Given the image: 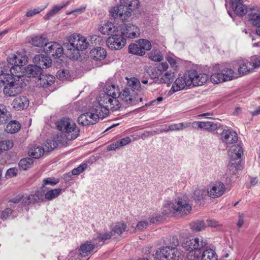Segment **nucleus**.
I'll return each mask as SVG.
<instances>
[{
	"instance_id": "nucleus-1",
	"label": "nucleus",
	"mask_w": 260,
	"mask_h": 260,
	"mask_svg": "<svg viewBox=\"0 0 260 260\" xmlns=\"http://www.w3.org/2000/svg\"><path fill=\"white\" fill-rule=\"evenodd\" d=\"M120 97L122 101L128 106L136 105L143 100L138 94L128 88H125L120 93L117 87L114 85L107 86L104 93L98 99L89 112L81 114L78 118L80 124L83 126L95 124L100 118L107 117L109 111H117L121 107L117 98Z\"/></svg>"
},
{
	"instance_id": "nucleus-2",
	"label": "nucleus",
	"mask_w": 260,
	"mask_h": 260,
	"mask_svg": "<svg viewBox=\"0 0 260 260\" xmlns=\"http://www.w3.org/2000/svg\"><path fill=\"white\" fill-rule=\"evenodd\" d=\"M0 82L4 85V94L9 97L20 93L24 85L22 74L4 73L2 71L0 72Z\"/></svg>"
},
{
	"instance_id": "nucleus-3",
	"label": "nucleus",
	"mask_w": 260,
	"mask_h": 260,
	"mask_svg": "<svg viewBox=\"0 0 260 260\" xmlns=\"http://www.w3.org/2000/svg\"><path fill=\"white\" fill-rule=\"evenodd\" d=\"M191 210V206L186 196L179 197L172 201H166L161 209L162 213L167 216L171 214L186 215L190 213Z\"/></svg>"
},
{
	"instance_id": "nucleus-4",
	"label": "nucleus",
	"mask_w": 260,
	"mask_h": 260,
	"mask_svg": "<svg viewBox=\"0 0 260 260\" xmlns=\"http://www.w3.org/2000/svg\"><path fill=\"white\" fill-rule=\"evenodd\" d=\"M139 6V0H120V5L112 8L110 13L113 18L123 21L131 15L133 10L138 8Z\"/></svg>"
},
{
	"instance_id": "nucleus-5",
	"label": "nucleus",
	"mask_w": 260,
	"mask_h": 260,
	"mask_svg": "<svg viewBox=\"0 0 260 260\" xmlns=\"http://www.w3.org/2000/svg\"><path fill=\"white\" fill-rule=\"evenodd\" d=\"M57 129L65 135L69 140L76 139L80 135V128L69 118H62L56 123Z\"/></svg>"
},
{
	"instance_id": "nucleus-6",
	"label": "nucleus",
	"mask_w": 260,
	"mask_h": 260,
	"mask_svg": "<svg viewBox=\"0 0 260 260\" xmlns=\"http://www.w3.org/2000/svg\"><path fill=\"white\" fill-rule=\"evenodd\" d=\"M206 244L202 238H196L184 242L182 246L183 248L188 251L187 257L189 260H195L200 255V250Z\"/></svg>"
},
{
	"instance_id": "nucleus-7",
	"label": "nucleus",
	"mask_w": 260,
	"mask_h": 260,
	"mask_svg": "<svg viewBox=\"0 0 260 260\" xmlns=\"http://www.w3.org/2000/svg\"><path fill=\"white\" fill-rule=\"evenodd\" d=\"M183 257L184 255L174 247H163L155 253V258L159 260H183Z\"/></svg>"
},
{
	"instance_id": "nucleus-8",
	"label": "nucleus",
	"mask_w": 260,
	"mask_h": 260,
	"mask_svg": "<svg viewBox=\"0 0 260 260\" xmlns=\"http://www.w3.org/2000/svg\"><path fill=\"white\" fill-rule=\"evenodd\" d=\"M8 61L13 65L10 69V73L19 74L23 70V66L27 62V57L24 53L17 52L9 57Z\"/></svg>"
},
{
	"instance_id": "nucleus-9",
	"label": "nucleus",
	"mask_w": 260,
	"mask_h": 260,
	"mask_svg": "<svg viewBox=\"0 0 260 260\" xmlns=\"http://www.w3.org/2000/svg\"><path fill=\"white\" fill-rule=\"evenodd\" d=\"M190 77H189L188 73L185 74L183 77L177 78L169 91L170 94L177 91L186 89L191 86V82L190 81Z\"/></svg>"
},
{
	"instance_id": "nucleus-10",
	"label": "nucleus",
	"mask_w": 260,
	"mask_h": 260,
	"mask_svg": "<svg viewBox=\"0 0 260 260\" xmlns=\"http://www.w3.org/2000/svg\"><path fill=\"white\" fill-rule=\"evenodd\" d=\"M70 140L67 139L65 135L61 134L56 135L53 140H48L45 144V149L47 151H50L58 146H65L68 144V142Z\"/></svg>"
},
{
	"instance_id": "nucleus-11",
	"label": "nucleus",
	"mask_w": 260,
	"mask_h": 260,
	"mask_svg": "<svg viewBox=\"0 0 260 260\" xmlns=\"http://www.w3.org/2000/svg\"><path fill=\"white\" fill-rule=\"evenodd\" d=\"M124 34H116L111 35L107 40V45L111 49L119 50L124 46L126 39Z\"/></svg>"
},
{
	"instance_id": "nucleus-12",
	"label": "nucleus",
	"mask_w": 260,
	"mask_h": 260,
	"mask_svg": "<svg viewBox=\"0 0 260 260\" xmlns=\"http://www.w3.org/2000/svg\"><path fill=\"white\" fill-rule=\"evenodd\" d=\"M225 186L221 181L212 183L207 189L208 196L212 199L218 198L222 196L225 191Z\"/></svg>"
},
{
	"instance_id": "nucleus-13",
	"label": "nucleus",
	"mask_w": 260,
	"mask_h": 260,
	"mask_svg": "<svg viewBox=\"0 0 260 260\" xmlns=\"http://www.w3.org/2000/svg\"><path fill=\"white\" fill-rule=\"evenodd\" d=\"M190 125L195 129L204 130L210 133L214 132L219 127L218 123L212 121H195L192 122Z\"/></svg>"
},
{
	"instance_id": "nucleus-14",
	"label": "nucleus",
	"mask_w": 260,
	"mask_h": 260,
	"mask_svg": "<svg viewBox=\"0 0 260 260\" xmlns=\"http://www.w3.org/2000/svg\"><path fill=\"white\" fill-rule=\"evenodd\" d=\"M45 50L47 54L51 55L55 58L60 57L63 54L62 46L57 42L46 43L45 45Z\"/></svg>"
},
{
	"instance_id": "nucleus-15",
	"label": "nucleus",
	"mask_w": 260,
	"mask_h": 260,
	"mask_svg": "<svg viewBox=\"0 0 260 260\" xmlns=\"http://www.w3.org/2000/svg\"><path fill=\"white\" fill-rule=\"evenodd\" d=\"M188 74L190 77L191 85L194 86H201L206 83L208 80V76L206 74H198L196 71H190Z\"/></svg>"
},
{
	"instance_id": "nucleus-16",
	"label": "nucleus",
	"mask_w": 260,
	"mask_h": 260,
	"mask_svg": "<svg viewBox=\"0 0 260 260\" xmlns=\"http://www.w3.org/2000/svg\"><path fill=\"white\" fill-rule=\"evenodd\" d=\"M220 140L226 144L235 143L238 140L237 133L231 128L224 129L220 134Z\"/></svg>"
},
{
	"instance_id": "nucleus-17",
	"label": "nucleus",
	"mask_w": 260,
	"mask_h": 260,
	"mask_svg": "<svg viewBox=\"0 0 260 260\" xmlns=\"http://www.w3.org/2000/svg\"><path fill=\"white\" fill-rule=\"evenodd\" d=\"M70 41L71 46L76 45L80 50L86 49L89 45V43L87 41L86 39L80 34H74L71 38Z\"/></svg>"
},
{
	"instance_id": "nucleus-18",
	"label": "nucleus",
	"mask_w": 260,
	"mask_h": 260,
	"mask_svg": "<svg viewBox=\"0 0 260 260\" xmlns=\"http://www.w3.org/2000/svg\"><path fill=\"white\" fill-rule=\"evenodd\" d=\"M34 62L38 67H40L41 70L44 68L50 67L52 61L50 57L43 54L36 55L34 58Z\"/></svg>"
},
{
	"instance_id": "nucleus-19",
	"label": "nucleus",
	"mask_w": 260,
	"mask_h": 260,
	"mask_svg": "<svg viewBox=\"0 0 260 260\" xmlns=\"http://www.w3.org/2000/svg\"><path fill=\"white\" fill-rule=\"evenodd\" d=\"M24 71L19 74H22V75H26L28 77H37L41 75V70L40 67L38 65H28L23 69ZM24 77V76H23Z\"/></svg>"
},
{
	"instance_id": "nucleus-20",
	"label": "nucleus",
	"mask_w": 260,
	"mask_h": 260,
	"mask_svg": "<svg viewBox=\"0 0 260 260\" xmlns=\"http://www.w3.org/2000/svg\"><path fill=\"white\" fill-rule=\"evenodd\" d=\"M12 105L17 110H23L28 106L29 100L26 96H19L13 100Z\"/></svg>"
},
{
	"instance_id": "nucleus-21",
	"label": "nucleus",
	"mask_w": 260,
	"mask_h": 260,
	"mask_svg": "<svg viewBox=\"0 0 260 260\" xmlns=\"http://www.w3.org/2000/svg\"><path fill=\"white\" fill-rule=\"evenodd\" d=\"M231 7L234 12L239 15L243 16L247 13V7L243 4L241 0H229Z\"/></svg>"
},
{
	"instance_id": "nucleus-22",
	"label": "nucleus",
	"mask_w": 260,
	"mask_h": 260,
	"mask_svg": "<svg viewBox=\"0 0 260 260\" xmlns=\"http://www.w3.org/2000/svg\"><path fill=\"white\" fill-rule=\"evenodd\" d=\"M43 194L37 190L34 194L29 195L25 197L22 200V204L24 206L34 204L43 200Z\"/></svg>"
},
{
	"instance_id": "nucleus-23",
	"label": "nucleus",
	"mask_w": 260,
	"mask_h": 260,
	"mask_svg": "<svg viewBox=\"0 0 260 260\" xmlns=\"http://www.w3.org/2000/svg\"><path fill=\"white\" fill-rule=\"evenodd\" d=\"M90 56L95 60H102L106 58L107 52L104 48L97 47L90 51Z\"/></svg>"
},
{
	"instance_id": "nucleus-24",
	"label": "nucleus",
	"mask_w": 260,
	"mask_h": 260,
	"mask_svg": "<svg viewBox=\"0 0 260 260\" xmlns=\"http://www.w3.org/2000/svg\"><path fill=\"white\" fill-rule=\"evenodd\" d=\"M126 85L127 87L133 92L135 91H140L144 89L141 85L139 80L135 77H126Z\"/></svg>"
},
{
	"instance_id": "nucleus-25",
	"label": "nucleus",
	"mask_w": 260,
	"mask_h": 260,
	"mask_svg": "<svg viewBox=\"0 0 260 260\" xmlns=\"http://www.w3.org/2000/svg\"><path fill=\"white\" fill-rule=\"evenodd\" d=\"M238 64L239 66L238 70V76L245 75L253 70L249 60H240Z\"/></svg>"
},
{
	"instance_id": "nucleus-26",
	"label": "nucleus",
	"mask_w": 260,
	"mask_h": 260,
	"mask_svg": "<svg viewBox=\"0 0 260 260\" xmlns=\"http://www.w3.org/2000/svg\"><path fill=\"white\" fill-rule=\"evenodd\" d=\"M71 3V1H68L66 3H62L59 5H54L52 9L44 16V19L46 20L50 19L55 14H57L62 9L70 5Z\"/></svg>"
},
{
	"instance_id": "nucleus-27",
	"label": "nucleus",
	"mask_w": 260,
	"mask_h": 260,
	"mask_svg": "<svg viewBox=\"0 0 260 260\" xmlns=\"http://www.w3.org/2000/svg\"><path fill=\"white\" fill-rule=\"evenodd\" d=\"M95 244L91 242L87 241L81 245L80 248V254L82 257H85L90 254L95 248Z\"/></svg>"
},
{
	"instance_id": "nucleus-28",
	"label": "nucleus",
	"mask_w": 260,
	"mask_h": 260,
	"mask_svg": "<svg viewBox=\"0 0 260 260\" xmlns=\"http://www.w3.org/2000/svg\"><path fill=\"white\" fill-rule=\"evenodd\" d=\"M45 151H47L45 148L36 145L30 147L28 155L34 158H39L43 155Z\"/></svg>"
},
{
	"instance_id": "nucleus-29",
	"label": "nucleus",
	"mask_w": 260,
	"mask_h": 260,
	"mask_svg": "<svg viewBox=\"0 0 260 260\" xmlns=\"http://www.w3.org/2000/svg\"><path fill=\"white\" fill-rule=\"evenodd\" d=\"M38 83L43 87H46L52 85L55 81V77L51 75H41Z\"/></svg>"
},
{
	"instance_id": "nucleus-30",
	"label": "nucleus",
	"mask_w": 260,
	"mask_h": 260,
	"mask_svg": "<svg viewBox=\"0 0 260 260\" xmlns=\"http://www.w3.org/2000/svg\"><path fill=\"white\" fill-rule=\"evenodd\" d=\"M79 50L80 49L76 45H71V42L67 45V54L70 58L76 60L80 56Z\"/></svg>"
},
{
	"instance_id": "nucleus-31",
	"label": "nucleus",
	"mask_w": 260,
	"mask_h": 260,
	"mask_svg": "<svg viewBox=\"0 0 260 260\" xmlns=\"http://www.w3.org/2000/svg\"><path fill=\"white\" fill-rule=\"evenodd\" d=\"M47 41L46 37L40 34L32 37L29 42L35 46L42 47L44 45H46Z\"/></svg>"
},
{
	"instance_id": "nucleus-32",
	"label": "nucleus",
	"mask_w": 260,
	"mask_h": 260,
	"mask_svg": "<svg viewBox=\"0 0 260 260\" xmlns=\"http://www.w3.org/2000/svg\"><path fill=\"white\" fill-rule=\"evenodd\" d=\"M62 190L60 188L49 189L44 194L45 198L47 201H52L57 198L61 193Z\"/></svg>"
},
{
	"instance_id": "nucleus-33",
	"label": "nucleus",
	"mask_w": 260,
	"mask_h": 260,
	"mask_svg": "<svg viewBox=\"0 0 260 260\" xmlns=\"http://www.w3.org/2000/svg\"><path fill=\"white\" fill-rule=\"evenodd\" d=\"M224 81H230L234 78L239 77L238 73L234 72L232 69L225 68L221 70Z\"/></svg>"
},
{
	"instance_id": "nucleus-34",
	"label": "nucleus",
	"mask_w": 260,
	"mask_h": 260,
	"mask_svg": "<svg viewBox=\"0 0 260 260\" xmlns=\"http://www.w3.org/2000/svg\"><path fill=\"white\" fill-rule=\"evenodd\" d=\"M128 51L131 54L139 56H143L145 54V51L141 48L139 44L137 42L129 45Z\"/></svg>"
},
{
	"instance_id": "nucleus-35",
	"label": "nucleus",
	"mask_w": 260,
	"mask_h": 260,
	"mask_svg": "<svg viewBox=\"0 0 260 260\" xmlns=\"http://www.w3.org/2000/svg\"><path fill=\"white\" fill-rule=\"evenodd\" d=\"M207 194V190L204 187H198L194 189L192 198L196 201H201L205 198Z\"/></svg>"
},
{
	"instance_id": "nucleus-36",
	"label": "nucleus",
	"mask_w": 260,
	"mask_h": 260,
	"mask_svg": "<svg viewBox=\"0 0 260 260\" xmlns=\"http://www.w3.org/2000/svg\"><path fill=\"white\" fill-rule=\"evenodd\" d=\"M175 78V73L171 71L166 72L160 78V82L162 83H166L170 86Z\"/></svg>"
},
{
	"instance_id": "nucleus-37",
	"label": "nucleus",
	"mask_w": 260,
	"mask_h": 260,
	"mask_svg": "<svg viewBox=\"0 0 260 260\" xmlns=\"http://www.w3.org/2000/svg\"><path fill=\"white\" fill-rule=\"evenodd\" d=\"M223 75L221 70L219 71H215V68L214 72L210 77V81L212 83L214 84H218L223 82H225L224 78H223Z\"/></svg>"
},
{
	"instance_id": "nucleus-38",
	"label": "nucleus",
	"mask_w": 260,
	"mask_h": 260,
	"mask_svg": "<svg viewBox=\"0 0 260 260\" xmlns=\"http://www.w3.org/2000/svg\"><path fill=\"white\" fill-rule=\"evenodd\" d=\"M100 32H114L116 30L113 23L109 21L103 22L99 28Z\"/></svg>"
},
{
	"instance_id": "nucleus-39",
	"label": "nucleus",
	"mask_w": 260,
	"mask_h": 260,
	"mask_svg": "<svg viewBox=\"0 0 260 260\" xmlns=\"http://www.w3.org/2000/svg\"><path fill=\"white\" fill-rule=\"evenodd\" d=\"M249 20L252 25L256 27V32H260V15L256 13H250Z\"/></svg>"
},
{
	"instance_id": "nucleus-40",
	"label": "nucleus",
	"mask_w": 260,
	"mask_h": 260,
	"mask_svg": "<svg viewBox=\"0 0 260 260\" xmlns=\"http://www.w3.org/2000/svg\"><path fill=\"white\" fill-rule=\"evenodd\" d=\"M149 58L153 61L159 62L163 60L164 56L160 50L153 49L149 54Z\"/></svg>"
},
{
	"instance_id": "nucleus-41",
	"label": "nucleus",
	"mask_w": 260,
	"mask_h": 260,
	"mask_svg": "<svg viewBox=\"0 0 260 260\" xmlns=\"http://www.w3.org/2000/svg\"><path fill=\"white\" fill-rule=\"evenodd\" d=\"M20 128V125L19 122L16 121H11L5 128V131L11 134L17 132Z\"/></svg>"
},
{
	"instance_id": "nucleus-42",
	"label": "nucleus",
	"mask_w": 260,
	"mask_h": 260,
	"mask_svg": "<svg viewBox=\"0 0 260 260\" xmlns=\"http://www.w3.org/2000/svg\"><path fill=\"white\" fill-rule=\"evenodd\" d=\"M243 153V149L239 145L233 147L230 155L233 159H240Z\"/></svg>"
},
{
	"instance_id": "nucleus-43",
	"label": "nucleus",
	"mask_w": 260,
	"mask_h": 260,
	"mask_svg": "<svg viewBox=\"0 0 260 260\" xmlns=\"http://www.w3.org/2000/svg\"><path fill=\"white\" fill-rule=\"evenodd\" d=\"M10 114L5 106L0 104V125L9 119Z\"/></svg>"
},
{
	"instance_id": "nucleus-44",
	"label": "nucleus",
	"mask_w": 260,
	"mask_h": 260,
	"mask_svg": "<svg viewBox=\"0 0 260 260\" xmlns=\"http://www.w3.org/2000/svg\"><path fill=\"white\" fill-rule=\"evenodd\" d=\"M190 122H181L179 123H173L169 126V131H179L187 128L190 126Z\"/></svg>"
},
{
	"instance_id": "nucleus-45",
	"label": "nucleus",
	"mask_w": 260,
	"mask_h": 260,
	"mask_svg": "<svg viewBox=\"0 0 260 260\" xmlns=\"http://www.w3.org/2000/svg\"><path fill=\"white\" fill-rule=\"evenodd\" d=\"M34 164L31 158L26 157L21 159L19 162V167L22 170H26L30 169Z\"/></svg>"
},
{
	"instance_id": "nucleus-46",
	"label": "nucleus",
	"mask_w": 260,
	"mask_h": 260,
	"mask_svg": "<svg viewBox=\"0 0 260 260\" xmlns=\"http://www.w3.org/2000/svg\"><path fill=\"white\" fill-rule=\"evenodd\" d=\"M202 260H217V255L213 250L207 249L202 254Z\"/></svg>"
},
{
	"instance_id": "nucleus-47",
	"label": "nucleus",
	"mask_w": 260,
	"mask_h": 260,
	"mask_svg": "<svg viewBox=\"0 0 260 260\" xmlns=\"http://www.w3.org/2000/svg\"><path fill=\"white\" fill-rule=\"evenodd\" d=\"M112 236L111 232H108L105 233H98L94 235V241L96 244L101 241H104L109 239Z\"/></svg>"
},
{
	"instance_id": "nucleus-48",
	"label": "nucleus",
	"mask_w": 260,
	"mask_h": 260,
	"mask_svg": "<svg viewBox=\"0 0 260 260\" xmlns=\"http://www.w3.org/2000/svg\"><path fill=\"white\" fill-rule=\"evenodd\" d=\"M126 225L123 222L117 223L112 228V232L118 235L121 234L125 231Z\"/></svg>"
},
{
	"instance_id": "nucleus-49",
	"label": "nucleus",
	"mask_w": 260,
	"mask_h": 260,
	"mask_svg": "<svg viewBox=\"0 0 260 260\" xmlns=\"http://www.w3.org/2000/svg\"><path fill=\"white\" fill-rule=\"evenodd\" d=\"M59 182V179L55 177H49L43 180L42 188H45V185H50L54 186Z\"/></svg>"
},
{
	"instance_id": "nucleus-50",
	"label": "nucleus",
	"mask_w": 260,
	"mask_h": 260,
	"mask_svg": "<svg viewBox=\"0 0 260 260\" xmlns=\"http://www.w3.org/2000/svg\"><path fill=\"white\" fill-rule=\"evenodd\" d=\"M191 229L194 232H200L206 227L203 221H197L190 224Z\"/></svg>"
},
{
	"instance_id": "nucleus-51",
	"label": "nucleus",
	"mask_w": 260,
	"mask_h": 260,
	"mask_svg": "<svg viewBox=\"0 0 260 260\" xmlns=\"http://www.w3.org/2000/svg\"><path fill=\"white\" fill-rule=\"evenodd\" d=\"M137 43L139 44L141 48L145 52L150 50L151 48V42L146 39H139L137 41Z\"/></svg>"
},
{
	"instance_id": "nucleus-52",
	"label": "nucleus",
	"mask_w": 260,
	"mask_h": 260,
	"mask_svg": "<svg viewBox=\"0 0 260 260\" xmlns=\"http://www.w3.org/2000/svg\"><path fill=\"white\" fill-rule=\"evenodd\" d=\"M57 77L62 81L70 80L71 78L69 71L65 69L59 71L57 72Z\"/></svg>"
},
{
	"instance_id": "nucleus-53",
	"label": "nucleus",
	"mask_w": 260,
	"mask_h": 260,
	"mask_svg": "<svg viewBox=\"0 0 260 260\" xmlns=\"http://www.w3.org/2000/svg\"><path fill=\"white\" fill-rule=\"evenodd\" d=\"M249 61L253 70L260 67V56H252L249 58Z\"/></svg>"
},
{
	"instance_id": "nucleus-54",
	"label": "nucleus",
	"mask_w": 260,
	"mask_h": 260,
	"mask_svg": "<svg viewBox=\"0 0 260 260\" xmlns=\"http://www.w3.org/2000/svg\"><path fill=\"white\" fill-rule=\"evenodd\" d=\"M87 167V164H83L78 167L74 168L72 171V173L73 175H78L80 174H81L82 172H83L85 169H86Z\"/></svg>"
},
{
	"instance_id": "nucleus-55",
	"label": "nucleus",
	"mask_w": 260,
	"mask_h": 260,
	"mask_svg": "<svg viewBox=\"0 0 260 260\" xmlns=\"http://www.w3.org/2000/svg\"><path fill=\"white\" fill-rule=\"evenodd\" d=\"M156 68L158 74L160 76V75H162L165 71H166L168 70L169 66L167 62H164L157 64Z\"/></svg>"
},
{
	"instance_id": "nucleus-56",
	"label": "nucleus",
	"mask_w": 260,
	"mask_h": 260,
	"mask_svg": "<svg viewBox=\"0 0 260 260\" xmlns=\"http://www.w3.org/2000/svg\"><path fill=\"white\" fill-rule=\"evenodd\" d=\"M44 9H45V8H41L38 7V8L34 9L29 10L26 12V16L27 17H32L36 14L40 13Z\"/></svg>"
},
{
	"instance_id": "nucleus-57",
	"label": "nucleus",
	"mask_w": 260,
	"mask_h": 260,
	"mask_svg": "<svg viewBox=\"0 0 260 260\" xmlns=\"http://www.w3.org/2000/svg\"><path fill=\"white\" fill-rule=\"evenodd\" d=\"M69 256L73 260H81L79 249H75L70 252Z\"/></svg>"
},
{
	"instance_id": "nucleus-58",
	"label": "nucleus",
	"mask_w": 260,
	"mask_h": 260,
	"mask_svg": "<svg viewBox=\"0 0 260 260\" xmlns=\"http://www.w3.org/2000/svg\"><path fill=\"white\" fill-rule=\"evenodd\" d=\"M164 100V98L162 97H158L156 99L152 100L148 103L145 104V106L150 107V106H157L159 105L160 103Z\"/></svg>"
},
{
	"instance_id": "nucleus-59",
	"label": "nucleus",
	"mask_w": 260,
	"mask_h": 260,
	"mask_svg": "<svg viewBox=\"0 0 260 260\" xmlns=\"http://www.w3.org/2000/svg\"><path fill=\"white\" fill-rule=\"evenodd\" d=\"M147 72L151 78H157L159 76L156 67L155 68L149 67L147 70Z\"/></svg>"
},
{
	"instance_id": "nucleus-60",
	"label": "nucleus",
	"mask_w": 260,
	"mask_h": 260,
	"mask_svg": "<svg viewBox=\"0 0 260 260\" xmlns=\"http://www.w3.org/2000/svg\"><path fill=\"white\" fill-rule=\"evenodd\" d=\"M120 147L125 146L131 142V139L129 137L119 139L117 140Z\"/></svg>"
},
{
	"instance_id": "nucleus-61",
	"label": "nucleus",
	"mask_w": 260,
	"mask_h": 260,
	"mask_svg": "<svg viewBox=\"0 0 260 260\" xmlns=\"http://www.w3.org/2000/svg\"><path fill=\"white\" fill-rule=\"evenodd\" d=\"M17 169L12 168L8 169L6 172V176L8 177H12L15 176L17 174Z\"/></svg>"
},
{
	"instance_id": "nucleus-62",
	"label": "nucleus",
	"mask_w": 260,
	"mask_h": 260,
	"mask_svg": "<svg viewBox=\"0 0 260 260\" xmlns=\"http://www.w3.org/2000/svg\"><path fill=\"white\" fill-rule=\"evenodd\" d=\"M148 225V222L146 221H141L139 222L135 230H142L146 229Z\"/></svg>"
},
{
	"instance_id": "nucleus-63",
	"label": "nucleus",
	"mask_w": 260,
	"mask_h": 260,
	"mask_svg": "<svg viewBox=\"0 0 260 260\" xmlns=\"http://www.w3.org/2000/svg\"><path fill=\"white\" fill-rule=\"evenodd\" d=\"M11 210L9 208H7L1 214V217L3 220L7 219L11 214Z\"/></svg>"
},
{
	"instance_id": "nucleus-64",
	"label": "nucleus",
	"mask_w": 260,
	"mask_h": 260,
	"mask_svg": "<svg viewBox=\"0 0 260 260\" xmlns=\"http://www.w3.org/2000/svg\"><path fill=\"white\" fill-rule=\"evenodd\" d=\"M120 148L118 141L113 142L107 147V150L109 151L115 150L117 149Z\"/></svg>"
}]
</instances>
